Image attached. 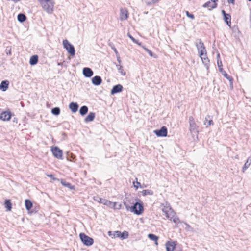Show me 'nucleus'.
Masks as SVG:
<instances>
[{
  "instance_id": "f257e3e1",
  "label": "nucleus",
  "mask_w": 251,
  "mask_h": 251,
  "mask_svg": "<svg viewBox=\"0 0 251 251\" xmlns=\"http://www.w3.org/2000/svg\"><path fill=\"white\" fill-rule=\"evenodd\" d=\"M42 8L48 13L51 14L53 12L54 1L53 0H38Z\"/></svg>"
},
{
  "instance_id": "f03ea898",
  "label": "nucleus",
  "mask_w": 251,
  "mask_h": 251,
  "mask_svg": "<svg viewBox=\"0 0 251 251\" xmlns=\"http://www.w3.org/2000/svg\"><path fill=\"white\" fill-rule=\"evenodd\" d=\"M140 202H137L134 205L130 207V210L131 212L139 215L143 213L144 211L143 203L140 200H138Z\"/></svg>"
},
{
  "instance_id": "7ed1b4c3",
  "label": "nucleus",
  "mask_w": 251,
  "mask_h": 251,
  "mask_svg": "<svg viewBox=\"0 0 251 251\" xmlns=\"http://www.w3.org/2000/svg\"><path fill=\"white\" fill-rule=\"evenodd\" d=\"M162 211L164 213L167 218H172L173 215L175 214V211L171 207L170 203L168 202H165L164 203L162 204Z\"/></svg>"
},
{
  "instance_id": "20e7f679",
  "label": "nucleus",
  "mask_w": 251,
  "mask_h": 251,
  "mask_svg": "<svg viewBox=\"0 0 251 251\" xmlns=\"http://www.w3.org/2000/svg\"><path fill=\"white\" fill-rule=\"evenodd\" d=\"M196 46L200 56H204V54L206 55L207 51L201 39L198 40V42L196 43Z\"/></svg>"
},
{
  "instance_id": "39448f33",
  "label": "nucleus",
  "mask_w": 251,
  "mask_h": 251,
  "mask_svg": "<svg viewBox=\"0 0 251 251\" xmlns=\"http://www.w3.org/2000/svg\"><path fill=\"white\" fill-rule=\"evenodd\" d=\"M189 130L191 134L198 133L199 126L196 124L195 119L192 116L189 118Z\"/></svg>"
},
{
  "instance_id": "423d86ee",
  "label": "nucleus",
  "mask_w": 251,
  "mask_h": 251,
  "mask_svg": "<svg viewBox=\"0 0 251 251\" xmlns=\"http://www.w3.org/2000/svg\"><path fill=\"white\" fill-rule=\"evenodd\" d=\"M63 45L64 48L67 50L68 52L71 56H74L75 54V49L73 45L69 42V41L65 39L63 41Z\"/></svg>"
},
{
  "instance_id": "0eeeda50",
  "label": "nucleus",
  "mask_w": 251,
  "mask_h": 251,
  "mask_svg": "<svg viewBox=\"0 0 251 251\" xmlns=\"http://www.w3.org/2000/svg\"><path fill=\"white\" fill-rule=\"evenodd\" d=\"M80 238L82 241V242L86 246H89L92 245L93 244L94 240L93 239L85 234L84 233H81L79 234Z\"/></svg>"
},
{
  "instance_id": "6e6552de",
  "label": "nucleus",
  "mask_w": 251,
  "mask_h": 251,
  "mask_svg": "<svg viewBox=\"0 0 251 251\" xmlns=\"http://www.w3.org/2000/svg\"><path fill=\"white\" fill-rule=\"evenodd\" d=\"M51 151L53 155L59 159H63L62 151L57 147H52Z\"/></svg>"
},
{
  "instance_id": "1a4fd4ad",
  "label": "nucleus",
  "mask_w": 251,
  "mask_h": 251,
  "mask_svg": "<svg viewBox=\"0 0 251 251\" xmlns=\"http://www.w3.org/2000/svg\"><path fill=\"white\" fill-rule=\"evenodd\" d=\"M100 202L103 203L104 205H107L110 207H113L115 209H120L121 208V204H119L118 207H116L117 204L116 202H112L108 200L105 199H100Z\"/></svg>"
},
{
  "instance_id": "9d476101",
  "label": "nucleus",
  "mask_w": 251,
  "mask_h": 251,
  "mask_svg": "<svg viewBox=\"0 0 251 251\" xmlns=\"http://www.w3.org/2000/svg\"><path fill=\"white\" fill-rule=\"evenodd\" d=\"M154 132L158 137H166L167 128L166 126H162L160 129L154 130Z\"/></svg>"
},
{
  "instance_id": "9b49d317",
  "label": "nucleus",
  "mask_w": 251,
  "mask_h": 251,
  "mask_svg": "<svg viewBox=\"0 0 251 251\" xmlns=\"http://www.w3.org/2000/svg\"><path fill=\"white\" fill-rule=\"evenodd\" d=\"M128 17V11L126 8L120 9V19L121 21L126 20Z\"/></svg>"
},
{
  "instance_id": "f8f14e48",
  "label": "nucleus",
  "mask_w": 251,
  "mask_h": 251,
  "mask_svg": "<svg viewBox=\"0 0 251 251\" xmlns=\"http://www.w3.org/2000/svg\"><path fill=\"white\" fill-rule=\"evenodd\" d=\"M93 71L88 67H85L83 69V74L86 77H90L93 75Z\"/></svg>"
},
{
  "instance_id": "ddd939ff",
  "label": "nucleus",
  "mask_w": 251,
  "mask_h": 251,
  "mask_svg": "<svg viewBox=\"0 0 251 251\" xmlns=\"http://www.w3.org/2000/svg\"><path fill=\"white\" fill-rule=\"evenodd\" d=\"M123 87L121 84H117L114 86L111 90V94L114 95L115 94L120 93L122 91Z\"/></svg>"
},
{
  "instance_id": "4468645a",
  "label": "nucleus",
  "mask_w": 251,
  "mask_h": 251,
  "mask_svg": "<svg viewBox=\"0 0 251 251\" xmlns=\"http://www.w3.org/2000/svg\"><path fill=\"white\" fill-rule=\"evenodd\" d=\"M222 13L224 16L225 22L226 23L227 25L229 27L231 26V16L229 14L226 13L225 11L223 10Z\"/></svg>"
},
{
  "instance_id": "2eb2a0df",
  "label": "nucleus",
  "mask_w": 251,
  "mask_h": 251,
  "mask_svg": "<svg viewBox=\"0 0 251 251\" xmlns=\"http://www.w3.org/2000/svg\"><path fill=\"white\" fill-rule=\"evenodd\" d=\"M11 117V114L10 112L4 111L1 113L0 115V119L3 121H9Z\"/></svg>"
},
{
  "instance_id": "dca6fc26",
  "label": "nucleus",
  "mask_w": 251,
  "mask_h": 251,
  "mask_svg": "<svg viewBox=\"0 0 251 251\" xmlns=\"http://www.w3.org/2000/svg\"><path fill=\"white\" fill-rule=\"evenodd\" d=\"M9 85V82L7 80H5L2 81L0 84V89L3 92L6 91L8 88Z\"/></svg>"
},
{
  "instance_id": "f3484780",
  "label": "nucleus",
  "mask_w": 251,
  "mask_h": 251,
  "mask_svg": "<svg viewBox=\"0 0 251 251\" xmlns=\"http://www.w3.org/2000/svg\"><path fill=\"white\" fill-rule=\"evenodd\" d=\"M102 82V79L100 76H95L92 79V83L96 86L100 85Z\"/></svg>"
},
{
  "instance_id": "a211bd4d",
  "label": "nucleus",
  "mask_w": 251,
  "mask_h": 251,
  "mask_svg": "<svg viewBox=\"0 0 251 251\" xmlns=\"http://www.w3.org/2000/svg\"><path fill=\"white\" fill-rule=\"evenodd\" d=\"M213 124L214 123L211 116L210 115L206 116L204 121V125L206 127H207L208 126L213 125Z\"/></svg>"
},
{
  "instance_id": "6ab92c4d",
  "label": "nucleus",
  "mask_w": 251,
  "mask_h": 251,
  "mask_svg": "<svg viewBox=\"0 0 251 251\" xmlns=\"http://www.w3.org/2000/svg\"><path fill=\"white\" fill-rule=\"evenodd\" d=\"M167 251H174L175 248V244L174 242L168 241L166 244Z\"/></svg>"
},
{
  "instance_id": "aec40b11",
  "label": "nucleus",
  "mask_w": 251,
  "mask_h": 251,
  "mask_svg": "<svg viewBox=\"0 0 251 251\" xmlns=\"http://www.w3.org/2000/svg\"><path fill=\"white\" fill-rule=\"evenodd\" d=\"M69 107L72 112L75 113L78 110V104L76 102H72L70 103Z\"/></svg>"
},
{
  "instance_id": "412c9836",
  "label": "nucleus",
  "mask_w": 251,
  "mask_h": 251,
  "mask_svg": "<svg viewBox=\"0 0 251 251\" xmlns=\"http://www.w3.org/2000/svg\"><path fill=\"white\" fill-rule=\"evenodd\" d=\"M251 164V155L250 156L245 163L243 167H242V171L243 172H244L250 166Z\"/></svg>"
},
{
  "instance_id": "4be33fe9",
  "label": "nucleus",
  "mask_w": 251,
  "mask_h": 251,
  "mask_svg": "<svg viewBox=\"0 0 251 251\" xmlns=\"http://www.w3.org/2000/svg\"><path fill=\"white\" fill-rule=\"evenodd\" d=\"M95 117V114L94 112H90L85 118L84 121L86 123L91 122L94 120Z\"/></svg>"
},
{
  "instance_id": "5701e85b",
  "label": "nucleus",
  "mask_w": 251,
  "mask_h": 251,
  "mask_svg": "<svg viewBox=\"0 0 251 251\" xmlns=\"http://www.w3.org/2000/svg\"><path fill=\"white\" fill-rule=\"evenodd\" d=\"M38 61V56L37 55H33L31 57L29 63L31 65H36Z\"/></svg>"
},
{
  "instance_id": "b1692460",
  "label": "nucleus",
  "mask_w": 251,
  "mask_h": 251,
  "mask_svg": "<svg viewBox=\"0 0 251 251\" xmlns=\"http://www.w3.org/2000/svg\"><path fill=\"white\" fill-rule=\"evenodd\" d=\"M200 57L202 60L203 64L206 67V69H208L209 66V60L208 57H206L205 58H203V56H200Z\"/></svg>"
},
{
  "instance_id": "393cba45",
  "label": "nucleus",
  "mask_w": 251,
  "mask_h": 251,
  "mask_svg": "<svg viewBox=\"0 0 251 251\" xmlns=\"http://www.w3.org/2000/svg\"><path fill=\"white\" fill-rule=\"evenodd\" d=\"M216 6H217L216 3H212L210 1H208V2H206L203 5V7L210 8V9L214 8L216 7Z\"/></svg>"
},
{
  "instance_id": "a878e982",
  "label": "nucleus",
  "mask_w": 251,
  "mask_h": 251,
  "mask_svg": "<svg viewBox=\"0 0 251 251\" xmlns=\"http://www.w3.org/2000/svg\"><path fill=\"white\" fill-rule=\"evenodd\" d=\"M88 111V108L87 106L84 105L81 107L79 109L80 114L82 116H84L87 114Z\"/></svg>"
},
{
  "instance_id": "bb28decb",
  "label": "nucleus",
  "mask_w": 251,
  "mask_h": 251,
  "mask_svg": "<svg viewBox=\"0 0 251 251\" xmlns=\"http://www.w3.org/2000/svg\"><path fill=\"white\" fill-rule=\"evenodd\" d=\"M116 67L117 68V70L118 72L122 75H126V72L123 69V66L121 64H116Z\"/></svg>"
},
{
  "instance_id": "cd10ccee",
  "label": "nucleus",
  "mask_w": 251,
  "mask_h": 251,
  "mask_svg": "<svg viewBox=\"0 0 251 251\" xmlns=\"http://www.w3.org/2000/svg\"><path fill=\"white\" fill-rule=\"evenodd\" d=\"M25 206L27 210H30L32 207L33 204L31 201L29 200H25Z\"/></svg>"
},
{
  "instance_id": "c85d7f7f",
  "label": "nucleus",
  "mask_w": 251,
  "mask_h": 251,
  "mask_svg": "<svg viewBox=\"0 0 251 251\" xmlns=\"http://www.w3.org/2000/svg\"><path fill=\"white\" fill-rule=\"evenodd\" d=\"M17 19H18V20L20 22L22 23V22H25L26 20V17L25 16V14L20 13V14H18Z\"/></svg>"
},
{
  "instance_id": "c756f323",
  "label": "nucleus",
  "mask_w": 251,
  "mask_h": 251,
  "mask_svg": "<svg viewBox=\"0 0 251 251\" xmlns=\"http://www.w3.org/2000/svg\"><path fill=\"white\" fill-rule=\"evenodd\" d=\"M168 219L171 221H173V222L174 223L176 224H178V223H179L180 222V221L179 218L177 216H176V213L174 215H173V217L172 218H169Z\"/></svg>"
},
{
  "instance_id": "7c9ffc66",
  "label": "nucleus",
  "mask_w": 251,
  "mask_h": 251,
  "mask_svg": "<svg viewBox=\"0 0 251 251\" xmlns=\"http://www.w3.org/2000/svg\"><path fill=\"white\" fill-rule=\"evenodd\" d=\"M149 238L152 241H154L155 242V244H157V240L158 239V236H156L155 235L153 234H149L148 235Z\"/></svg>"
},
{
  "instance_id": "2f4dec72",
  "label": "nucleus",
  "mask_w": 251,
  "mask_h": 251,
  "mask_svg": "<svg viewBox=\"0 0 251 251\" xmlns=\"http://www.w3.org/2000/svg\"><path fill=\"white\" fill-rule=\"evenodd\" d=\"M6 208L7 210L10 211L12 208V204L10 200H6L4 202Z\"/></svg>"
},
{
  "instance_id": "473e14b6",
  "label": "nucleus",
  "mask_w": 251,
  "mask_h": 251,
  "mask_svg": "<svg viewBox=\"0 0 251 251\" xmlns=\"http://www.w3.org/2000/svg\"><path fill=\"white\" fill-rule=\"evenodd\" d=\"M142 195L143 196H147V195H152L153 194V192L151 190L146 189V190H143L141 192Z\"/></svg>"
},
{
  "instance_id": "72a5a7b5",
  "label": "nucleus",
  "mask_w": 251,
  "mask_h": 251,
  "mask_svg": "<svg viewBox=\"0 0 251 251\" xmlns=\"http://www.w3.org/2000/svg\"><path fill=\"white\" fill-rule=\"evenodd\" d=\"M51 112L53 115L57 116L60 113V109L59 107H54L51 109Z\"/></svg>"
},
{
  "instance_id": "f704fd0d",
  "label": "nucleus",
  "mask_w": 251,
  "mask_h": 251,
  "mask_svg": "<svg viewBox=\"0 0 251 251\" xmlns=\"http://www.w3.org/2000/svg\"><path fill=\"white\" fill-rule=\"evenodd\" d=\"M223 75L225 77H226V79L229 80V81L230 82L231 87L232 88L233 87V86H232L233 79H232V77L230 76L227 74H226L225 72L224 74H223Z\"/></svg>"
},
{
  "instance_id": "c9c22d12",
  "label": "nucleus",
  "mask_w": 251,
  "mask_h": 251,
  "mask_svg": "<svg viewBox=\"0 0 251 251\" xmlns=\"http://www.w3.org/2000/svg\"><path fill=\"white\" fill-rule=\"evenodd\" d=\"M61 184L63 186L67 187L70 188V189H73V186H72V185L70 183L66 182L65 180H62Z\"/></svg>"
},
{
  "instance_id": "e433bc0d",
  "label": "nucleus",
  "mask_w": 251,
  "mask_h": 251,
  "mask_svg": "<svg viewBox=\"0 0 251 251\" xmlns=\"http://www.w3.org/2000/svg\"><path fill=\"white\" fill-rule=\"evenodd\" d=\"M148 5H151L158 2L159 0H143Z\"/></svg>"
},
{
  "instance_id": "4c0bfd02",
  "label": "nucleus",
  "mask_w": 251,
  "mask_h": 251,
  "mask_svg": "<svg viewBox=\"0 0 251 251\" xmlns=\"http://www.w3.org/2000/svg\"><path fill=\"white\" fill-rule=\"evenodd\" d=\"M144 49L150 55V56L151 57H153L154 58H156L157 56L156 55H154L153 53V52L150 50L149 49H148V48H146V47H144Z\"/></svg>"
},
{
  "instance_id": "58836bf2",
  "label": "nucleus",
  "mask_w": 251,
  "mask_h": 251,
  "mask_svg": "<svg viewBox=\"0 0 251 251\" xmlns=\"http://www.w3.org/2000/svg\"><path fill=\"white\" fill-rule=\"evenodd\" d=\"M11 50L12 48L11 46H7L5 49V52L7 55H11Z\"/></svg>"
},
{
  "instance_id": "ea45409f",
  "label": "nucleus",
  "mask_w": 251,
  "mask_h": 251,
  "mask_svg": "<svg viewBox=\"0 0 251 251\" xmlns=\"http://www.w3.org/2000/svg\"><path fill=\"white\" fill-rule=\"evenodd\" d=\"M109 46L111 48V49L113 50L116 55L118 54V51L115 48L114 45L112 43H109L108 44Z\"/></svg>"
},
{
  "instance_id": "a19ab883",
  "label": "nucleus",
  "mask_w": 251,
  "mask_h": 251,
  "mask_svg": "<svg viewBox=\"0 0 251 251\" xmlns=\"http://www.w3.org/2000/svg\"><path fill=\"white\" fill-rule=\"evenodd\" d=\"M128 236V233L127 231H124L122 233H121V235H120V237L123 239H126Z\"/></svg>"
},
{
  "instance_id": "79ce46f5",
  "label": "nucleus",
  "mask_w": 251,
  "mask_h": 251,
  "mask_svg": "<svg viewBox=\"0 0 251 251\" xmlns=\"http://www.w3.org/2000/svg\"><path fill=\"white\" fill-rule=\"evenodd\" d=\"M185 225L186 226V230L188 231H193V228L187 223H185Z\"/></svg>"
},
{
  "instance_id": "37998d69",
  "label": "nucleus",
  "mask_w": 251,
  "mask_h": 251,
  "mask_svg": "<svg viewBox=\"0 0 251 251\" xmlns=\"http://www.w3.org/2000/svg\"><path fill=\"white\" fill-rule=\"evenodd\" d=\"M113 235L114 237H119L121 235V232L120 231H116L114 232Z\"/></svg>"
},
{
  "instance_id": "c03bdc74",
  "label": "nucleus",
  "mask_w": 251,
  "mask_h": 251,
  "mask_svg": "<svg viewBox=\"0 0 251 251\" xmlns=\"http://www.w3.org/2000/svg\"><path fill=\"white\" fill-rule=\"evenodd\" d=\"M186 13L187 17H189L191 19H194L195 17H194V16L193 14L189 13L188 11H186Z\"/></svg>"
},
{
  "instance_id": "a18cd8bd",
  "label": "nucleus",
  "mask_w": 251,
  "mask_h": 251,
  "mask_svg": "<svg viewBox=\"0 0 251 251\" xmlns=\"http://www.w3.org/2000/svg\"><path fill=\"white\" fill-rule=\"evenodd\" d=\"M128 37H129L131 39V40H132L133 42H134V43H137V40H136V39H135L133 37H132L131 35H130V34H128Z\"/></svg>"
},
{
  "instance_id": "49530a36",
  "label": "nucleus",
  "mask_w": 251,
  "mask_h": 251,
  "mask_svg": "<svg viewBox=\"0 0 251 251\" xmlns=\"http://www.w3.org/2000/svg\"><path fill=\"white\" fill-rule=\"evenodd\" d=\"M116 57H117V61H118V63H119V64H121V63H122V61H121V58H120V56H119V54H117V55H116Z\"/></svg>"
},
{
  "instance_id": "de8ad7c7",
  "label": "nucleus",
  "mask_w": 251,
  "mask_h": 251,
  "mask_svg": "<svg viewBox=\"0 0 251 251\" xmlns=\"http://www.w3.org/2000/svg\"><path fill=\"white\" fill-rule=\"evenodd\" d=\"M217 64H218V67L220 68L221 66H222V62L220 61H219V60H218L217 61Z\"/></svg>"
},
{
  "instance_id": "09e8293b",
  "label": "nucleus",
  "mask_w": 251,
  "mask_h": 251,
  "mask_svg": "<svg viewBox=\"0 0 251 251\" xmlns=\"http://www.w3.org/2000/svg\"><path fill=\"white\" fill-rule=\"evenodd\" d=\"M47 176L49 177H50L53 179H55V178L54 177V176L52 174H50V175H48Z\"/></svg>"
},
{
  "instance_id": "8fccbe9b",
  "label": "nucleus",
  "mask_w": 251,
  "mask_h": 251,
  "mask_svg": "<svg viewBox=\"0 0 251 251\" xmlns=\"http://www.w3.org/2000/svg\"><path fill=\"white\" fill-rule=\"evenodd\" d=\"M235 0H228L229 3L234 4Z\"/></svg>"
},
{
  "instance_id": "3c124183",
  "label": "nucleus",
  "mask_w": 251,
  "mask_h": 251,
  "mask_svg": "<svg viewBox=\"0 0 251 251\" xmlns=\"http://www.w3.org/2000/svg\"><path fill=\"white\" fill-rule=\"evenodd\" d=\"M138 185L140 186V185H141L140 183L137 182V185H134V187H135L136 189H137L138 188Z\"/></svg>"
},
{
  "instance_id": "603ef678",
  "label": "nucleus",
  "mask_w": 251,
  "mask_h": 251,
  "mask_svg": "<svg viewBox=\"0 0 251 251\" xmlns=\"http://www.w3.org/2000/svg\"><path fill=\"white\" fill-rule=\"evenodd\" d=\"M126 207L127 210H128V209H130V207L129 206H128V205H126Z\"/></svg>"
},
{
  "instance_id": "864d4df0",
  "label": "nucleus",
  "mask_w": 251,
  "mask_h": 251,
  "mask_svg": "<svg viewBox=\"0 0 251 251\" xmlns=\"http://www.w3.org/2000/svg\"><path fill=\"white\" fill-rule=\"evenodd\" d=\"M71 158H72V159H74L75 157V155H74L72 153H71Z\"/></svg>"
},
{
  "instance_id": "5fc2aeb1",
  "label": "nucleus",
  "mask_w": 251,
  "mask_h": 251,
  "mask_svg": "<svg viewBox=\"0 0 251 251\" xmlns=\"http://www.w3.org/2000/svg\"><path fill=\"white\" fill-rule=\"evenodd\" d=\"M108 234L109 236H111L112 235V231H109Z\"/></svg>"
},
{
  "instance_id": "6e6d98bb",
  "label": "nucleus",
  "mask_w": 251,
  "mask_h": 251,
  "mask_svg": "<svg viewBox=\"0 0 251 251\" xmlns=\"http://www.w3.org/2000/svg\"><path fill=\"white\" fill-rule=\"evenodd\" d=\"M217 58H220V54L219 53L217 54Z\"/></svg>"
},
{
  "instance_id": "4d7b16f0",
  "label": "nucleus",
  "mask_w": 251,
  "mask_h": 251,
  "mask_svg": "<svg viewBox=\"0 0 251 251\" xmlns=\"http://www.w3.org/2000/svg\"><path fill=\"white\" fill-rule=\"evenodd\" d=\"M206 57H207V54H206V56L204 54V56H203V58H205Z\"/></svg>"
},
{
  "instance_id": "13d9d810",
  "label": "nucleus",
  "mask_w": 251,
  "mask_h": 251,
  "mask_svg": "<svg viewBox=\"0 0 251 251\" xmlns=\"http://www.w3.org/2000/svg\"><path fill=\"white\" fill-rule=\"evenodd\" d=\"M174 251H182V250L177 251V250H175Z\"/></svg>"
},
{
  "instance_id": "bf43d9fd",
  "label": "nucleus",
  "mask_w": 251,
  "mask_h": 251,
  "mask_svg": "<svg viewBox=\"0 0 251 251\" xmlns=\"http://www.w3.org/2000/svg\"><path fill=\"white\" fill-rule=\"evenodd\" d=\"M61 65V63H58V65H59H59Z\"/></svg>"
},
{
  "instance_id": "052dcab7",
  "label": "nucleus",
  "mask_w": 251,
  "mask_h": 251,
  "mask_svg": "<svg viewBox=\"0 0 251 251\" xmlns=\"http://www.w3.org/2000/svg\"><path fill=\"white\" fill-rule=\"evenodd\" d=\"M222 68H221H221H219V70H220V71H222Z\"/></svg>"
},
{
  "instance_id": "680f3d73",
  "label": "nucleus",
  "mask_w": 251,
  "mask_h": 251,
  "mask_svg": "<svg viewBox=\"0 0 251 251\" xmlns=\"http://www.w3.org/2000/svg\"><path fill=\"white\" fill-rule=\"evenodd\" d=\"M249 1H251V0H248Z\"/></svg>"
}]
</instances>
